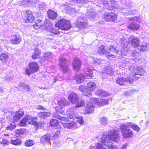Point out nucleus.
<instances>
[{"mask_svg": "<svg viewBox=\"0 0 149 149\" xmlns=\"http://www.w3.org/2000/svg\"><path fill=\"white\" fill-rule=\"evenodd\" d=\"M119 39V42L122 48L121 52L123 51L125 52L130 50L128 45L129 40L131 41L132 45L135 47H138L140 41L137 37L133 36H131L129 40L127 39L125 37L123 36L120 37Z\"/></svg>", "mask_w": 149, "mask_h": 149, "instance_id": "2", "label": "nucleus"}, {"mask_svg": "<svg viewBox=\"0 0 149 149\" xmlns=\"http://www.w3.org/2000/svg\"><path fill=\"white\" fill-rule=\"evenodd\" d=\"M72 1L76 3H81L87 4L88 6H93V4H95L94 0H72Z\"/></svg>", "mask_w": 149, "mask_h": 149, "instance_id": "17", "label": "nucleus"}, {"mask_svg": "<svg viewBox=\"0 0 149 149\" xmlns=\"http://www.w3.org/2000/svg\"><path fill=\"white\" fill-rule=\"evenodd\" d=\"M128 19L130 21L134 22V21H135L140 22L141 21L140 17L139 16H135L133 17H129Z\"/></svg>", "mask_w": 149, "mask_h": 149, "instance_id": "48", "label": "nucleus"}, {"mask_svg": "<svg viewBox=\"0 0 149 149\" xmlns=\"http://www.w3.org/2000/svg\"><path fill=\"white\" fill-rule=\"evenodd\" d=\"M25 86H26V84L22 83H19L18 84V86L22 87V88L24 89Z\"/></svg>", "mask_w": 149, "mask_h": 149, "instance_id": "64", "label": "nucleus"}, {"mask_svg": "<svg viewBox=\"0 0 149 149\" xmlns=\"http://www.w3.org/2000/svg\"><path fill=\"white\" fill-rule=\"evenodd\" d=\"M58 103L61 108L63 106L67 105L69 104L68 102L65 98H63L59 100H58Z\"/></svg>", "mask_w": 149, "mask_h": 149, "instance_id": "38", "label": "nucleus"}, {"mask_svg": "<svg viewBox=\"0 0 149 149\" xmlns=\"http://www.w3.org/2000/svg\"><path fill=\"white\" fill-rule=\"evenodd\" d=\"M29 3V0H20L19 2V5H22L24 6H27Z\"/></svg>", "mask_w": 149, "mask_h": 149, "instance_id": "53", "label": "nucleus"}, {"mask_svg": "<svg viewBox=\"0 0 149 149\" xmlns=\"http://www.w3.org/2000/svg\"><path fill=\"white\" fill-rule=\"evenodd\" d=\"M34 71L30 68H26L25 70V74L29 76Z\"/></svg>", "mask_w": 149, "mask_h": 149, "instance_id": "57", "label": "nucleus"}, {"mask_svg": "<svg viewBox=\"0 0 149 149\" xmlns=\"http://www.w3.org/2000/svg\"><path fill=\"white\" fill-rule=\"evenodd\" d=\"M100 122L102 125H105L107 124L108 121L107 118L104 117L100 118Z\"/></svg>", "mask_w": 149, "mask_h": 149, "instance_id": "47", "label": "nucleus"}, {"mask_svg": "<svg viewBox=\"0 0 149 149\" xmlns=\"http://www.w3.org/2000/svg\"><path fill=\"white\" fill-rule=\"evenodd\" d=\"M51 137L52 136L50 134H45L41 137L40 141L43 144L50 145L51 142L50 141L51 139Z\"/></svg>", "mask_w": 149, "mask_h": 149, "instance_id": "14", "label": "nucleus"}, {"mask_svg": "<svg viewBox=\"0 0 149 149\" xmlns=\"http://www.w3.org/2000/svg\"><path fill=\"white\" fill-rule=\"evenodd\" d=\"M68 98L69 101L72 103H74L79 100L78 95L74 92H71L69 95Z\"/></svg>", "mask_w": 149, "mask_h": 149, "instance_id": "16", "label": "nucleus"}, {"mask_svg": "<svg viewBox=\"0 0 149 149\" xmlns=\"http://www.w3.org/2000/svg\"><path fill=\"white\" fill-rule=\"evenodd\" d=\"M26 19L27 22H32L34 19V17L32 13V12L29 10L26 11Z\"/></svg>", "mask_w": 149, "mask_h": 149, "instance_id": "25", "label": "nucleus"}, {"mask_svg": "<svg viewBox=\"0 0 149 149\" xmlns=\"http://www.w3.org/2000/svg\"><path fill=\"white\" fill-rule=\"evenodd\" d=\"M25 145L26 146H31L34 144L33 141L31 139L26 140L25 143Z\"/></svg>", "mask_w": 149, "mask_h": 149, "instance_id": "51", "label": "nucleus"}, {"mask_svg": "<svg viewBox=\"0 0 149 149\" xmlns=\"http://www.w3.org/2000/svg\"><path fill=\"white\" fill-rule=\"evenodd\" d=\"M61 8L64 9L66 13L69 14L72 13V12L74 13L75 11L74 9L73 8H71L69 6V4L67 3H63Z\"/></svg>", "mask_w": 149, "mask_h": 149, "instance_id": "22", "label": "nucleus"}, {"mask_svg": "<svg viewBox=\"0 0 149 149\" xmlns=\"http://www.w3.org/2000/svg\"><path fill=\"white\" fill-rule=\"evenodd\" d=\"M77 114L75 112H72L70 113V118L75 119L77 117Z\"/></svg>", "mask_w": 149, "mask_h": 149, "instance_id": "61", "label": "nucleus"}, {"mask_svg": "<svg viewBox=\"0 0 149 149\" xmlns=\"http://www.w3.org/2000/svg\"><path fill=\"white\" fill-rule=\"evenodd\" d=\"M53 54L50 52H46L44 54L43 58L44 60H48L49 61H51V59L53 58Z\"/></svg>", "mask_w": 149, "mask_h": 149, "instance_id": "39", "label": "nucleus"}, {"mask_svg": "<svg viewBox=\"0 0 149 149\" xmlns=\"http://www.w3.org/2000/svg\"><path fill=\"white\" fill-rule=\"evenodd\" d=\"M21 40V38L19 35H15L11 37L10 40L11 43L14 44H18Z\"/></svg>", "mask_w": 149, "mask_h": 149, "instance_id": "20", "label": "nucleus"}, {"mask_svg": "<svg viewBox=\"0 0 149 149\" xmlns=\"http://www.w3.org/2000/svg\"><path fill=\"white\" fill-rule=\"evenodd\" d=\"M116 83L119 85H123L125 82L131 83L133 82V79L131 77H128L126 78H120L116 80Z\"/></svg>", "mask_w": 149, "mask_h": 149, "instance_id": "12", "label": "nucleus"}, {"mask_svg": "<svg viewBox=\"0 0 149 149\" xmlns=\"http://www.w3.org/2000/svg\"><path fill=\"white\" fill-rule=\"evenodd\" d=\"M81 64V62L79 59L77 58H74L73 65L75 71H78L79 70L80 68Z\"/></svg>", "mask_w": 149, "mask_h": 149, "instance_id": "21", "label": "nucleus"}, {"mask_svg": "<svg viewBox=\"0 0 149 149\" xmlns=\"http://www.w3.org/2000/svg\"><path fill=\"white\" fill-rule=\"evenodd\" d=\"M89 149H106L104 148L102 145L99 143L95 144H93L90 147Z\"/></svg>", "mask_w": 149, "mask_h": 149, "instance_id": "40", "label": "nucleus"}, {"mask_svg": "<svg viewBox=\"0 0 149 149\" xmlns=\"http://www.w3.org/2000/svg\"><path fill=\"white\" fill-rule=\"evenodd\" d=\"M127 124L129 127L132 128L134 131L137 132L139 131L140 127L136 124L130 122L127 123Z\"/></svg>", "mask_w": 149, "mask_h": 149, "instance_id": "32", "label": "nucleus"}, {"mask_svg": "<svg viewBox=\"0 0 149 149\" xmlns=\"http://www.w3.org/2000/svg\"><path fill=\"white\" fill-rule=\"evenodd\" d=\"M138 48L140 49V51L145 52L149 49V44L143 42L140 45H139Z\"/></svg>", "mask_w": 149, "mask_h": 149, "instance_id": "24", "label": "nucleus"}, {"mask_svg": "<svg viewBox=\"0 0 149 149\" xmlns=\"http://www.w3.org/2000/svg\"><path fill=\"white\" fill-rule=\"evenodd\" d=\"M108 134V138L106 134H102L101 138L102 144L99 143L106 149H107L104 147L103 145L107 147L108 149H117L116 146L111 144V141L115 142L118 141L120 139L118 131L116 130H111L109 132Z\"/></svg>", "mask_w": 149, "mask_h": 149, "instance_id": "1", "label": "nucleus"}, {"mask_svg": "<svg viewBox=\"0 0 149 149\" xmlns=\"http://www.w3.org/2000/svg\"><path fill=\"white\" fill-rule=\"evenodd\" d=\"M139 25L134 21L130 22L127 25V28L132 31L138 30L139 29Z\"/></svg>", "mask_w": 149, "mask_h": 149, "instance_id": "18", "label": "nucleus"}, {"mask_svg": "<svg viewBox=\"0 0 149 149\" xmlns=\"http://www.w3.org/2000/svg\"><path fill=\"white\" fill-rule=\"evenodd\" d=\"M111 100L110 99H106L104 100H102V103L103 102L104 104H109V102H111Z\"/></svg>", "mask_w": 149, "mask_h": 149, "instance_id": "59", "label": "nucleus"}, {"mask_svg": "<svg viewBox=\"0 0 149 149\" xmlns=\"http://www.w3.org/2000/svg\"><path fill=\"white\" fill-rule=\"evenodd\" d=\"M102 100L97 98H94L93 100V102L96 105L101 106L102 104Z\"/></svg>", "mask_w": 149, "mask_h": 149, "instance_id": "49", "label": "nucleus"}, {"mask_svg": "<svg viewBox=\"0 0 149 149\" xmlns=\"http://www.w3.org/2000/svg\"><path fill=\"white\" fill-rule=\"evenodd\" d=\"M29 68L34 72L37 71L39 69L38 64L36 62L30 63L29 64Z\"/></svg>", "mask_w": 149, "mask_h": 149, "instance_id": "28", "label": "nucleus"}, {"mask_svg": "<svg viewBox=\"0 0 149 149\" xmlns=\"http://www.w3.org/2000/svg\"><path fill=\"white\" fill-rule=\"evenodd\" d=\"M97 53L99 54L100 55H104L105 56H107V51L105 49L104 46L101 45L100 47L98 48L97 51Z\"/></svg>", "mask_w": 149, "mask_h": 149, "instance_id": "30", "label": "nucleus"}, {"mask_svg": "<svg viewBox=\"0 0 149 149\" xmlns=\"http://www.w3.org/2000/svg\"><path fill=\"white\" fill-rule=\"evenodd\" d=\"M59 65L61 69L63 72L68 71L69 67L68 60L64 57L60 56L59 59Z\"/></svg>", "mask_w": 149, "mask_h": 149, "instance_id": "9", "label": "nucleus"}, {"mask_svg": "<svg viewBox=\"0 0 149 149\" xmlns=\"http://www.w3.org/2000/svg\"><path fill=\"white\" fill-rule=\"evenodd\" d=\"M53 24L49 20H46L43 24L42 26L44 28L47 29L48 31L49 30V29L53 27Z\"/></svg>", "mask_w": 149, "mask_h": 149, "instance_id": "34", "label": "nucleus"}, {"mask_svg": "<svg viewBox=\"0 0 149 149\" xmlns=\"http://www.w3.org/2000/svg\"><path fill=\"white\" fill-rule=\"evenodd\" d=\"M76 26L80 29H86L88 26V21L87 17L84 15L79 17L75 22Z\"/></svg>", "mask_w": 149, "mask_h": 149, "instance_id": "5", "label": "nucleus"}, {"mask_svg": "<svg viewBox=\"0 0 149 149\" xmlns=\"http://www.w3.org/2000/svg\"><path fill=\"white\" fill-rule=\"evenodd\" d=\"M16 127V126L15 125V123H10L9 125L7 126L6 130L12 131L15 129Z\"/></svg>", "mask_w": 149, "mask_h": 149, "instance_id": "54", "label": "nucleus"}, {"mask_svg": "<svg viewBox=\"0 0 149 149\" xmlns=\"http://www.w3.org/2000/svg\"><path fill=\"white\" fill-rule=\"evenodd\" d=\"M93 70L89 68H87L84 69V73L82 74L84 76L85 78L90 79L93 76Z\"/></svg>", "mask_w": 149, "mask_h": 149, "instance_id": "19", "label": "nucleus"}, {"mask_svg": "<svg viewBox=\"0 0 149 149\" xmlns=\"http://www.w3.org/2000/svg\"><path fill=\"white\" fill-rule=\"evenodd\" d=\"M35 23V24L33 25V27L36 29H38L41 26H42L43 24L42 21L39 19H38Z\"/></svg>", "mask_w": 149, "mask_h": 149, "instance_id": "37", "label": "nucleus"}, {"mask_svg": "<svg viewBox=\"0 0 149 149\" xmlns=\"http://www.w3.org/2000/svg\"><path fill=\"white\" fill-rule=\"evenodd\" d=\"M94 107L91 102H88L86 107V111L88 113H92L94 110Z\"/></svg>", "mask_w": 149, "mask_h": 149, "instance_id": "29", "label": "nucleus"}, {"mask_svg": "<svg viewBox=\"0 0 149 149\" xmlns=\"http://www.w3.org/2000/svg\"><path fill=\"white\" fill-rule=\"evenodd\" d=\"M96 87L95 84L93 82H90L87 84V88L91 91H93Z\"/></svg>", "mask_w": 149, "mask_h": 149, "instance_id": "44", "label": "nucleus"}, {"mask_svg": "<svg viewBox=\"0 0 149 149\" xmlns=\"http://www.w3.org/2000/svg\"><path fill=\"white\" fill-rule=\"evenodd\" d=\"M10 142L12 144L17 146L19 145L22 143L21 139H18L11 140Z\"/></svg>", "mask_w": 149, "mask_h": 149, "instance_id": "43", "label": "nucleus"}, {"mask_svg": "<svg viewBox=\"0 0 149 149\" xmlns=\"http://www.w3.org/2000/svg\"><path fill=\"white\" fill-rule=\"evenodd\" d=\"M60 132V131H56L54 134V135L53 136L54 138L56 139L59 136Z\"/></svg>", "mask_w": 149, "mask_h": 149, "instance_id": "62", "label": "nucleus"}, {"mask_svg": "<svg viewBox=\"0 0 149 149\" xmlns=\"http://www.w3.org/2000/svg\"><path fill=\"white\" fill-rule=\"evenodd\" d=\"M129 70L132 73V76L134 78H138L140 76L143 75L145 72L143 68L140 67L136 68L134 66H131L130 67Z\"/></svg>", "mask_w": 149, "mask_h": 149, "instance_id": "7", "label": "nucleus"}, {"mask_svg": "<svg viewBox=\"0 0 149 149\" xmlns=\"http://www.w3.org/2000/svg\"><path fill=\"white\" fill-rule=\"evenodd\" d=\"M25 131L26 130L25 129H20L16 131V134L17 135H20L21 134H23L25 133Z\"/></svg>", "mask_w": 149, "mask_h": 149, "instance_id": "55", "label": "nucleus"}, {"mask_svg": "<svg viewBox=\"0 0 149 149\" xmlns=\"http://www.w3.org/2000/svg\"><path fill=\"white\" fill-rule=\"evenodd\" d=\"M56 113L53 114V116L55 118L58 119L60 120H67V118L64 117H62L60 115L57 114V113H61L63 111L61 109H59L58 107L55 108Z\"/></svg>", "mask_w": 149, "mask_h": 149, "instance_id": "15", "label": "nucleus"}, {"mask_svg": "<svg viewBox=\"0 0 149 149\" xmlns=\"http://www.w3.org/2000/svg\"><path fill=\"white\" fill-rule=\"evenodd\" d=\"M41 51L40 50L36 49L33 54L32 55V58L33 59H36L39 58L41 54Z\"/></svg>", "mask_w": 149, "mask_h": 149, "instance_id": "35", "label": "nucleus"}, {"mask_svg": "<svg viewBox=\"0 0 149 149\" xmlns=\"http://www.w3.org/2000/svg\"><path fill=\"white\" fill-rule=\"evenodd\" d=\"M128 127L127 124H123L120 126V128L122 135L124 138L131 137L133 135L132 131L127 128Z\"/></svg>", "mask_w": 149, "mask_h": 149, "instance_id": "8", "label": "nucleus"}, {"mask_svg": "<svg viewBox=\"0 0 149 149\" xmlns=\"http://www.w3.org/2000/svg\"><path fill=\"white\" fill-rule=\"evenodd\" d=\"M76 106L77 107H83L85 105L84 102L82 100H78L76 102Z\"/></svg>", "mask_w": 149, "mask_h": 149, "instance_id": "52", "label": "nucleus"}, {"mask_svg": "<svg viewBox=\"0 0 149 149\" xmlns=\"http://www.w3.org/2000/svg\"><path fill=\"white\" fill-rule=\"evenodd\" d=\"M38 6L39 10L40 11H42L46 8L47 5L45 3H43L39 4Z\"/></svg>", "mask_w": 149, "mask_h": 149, "instance_id": "50", "label": "nucleus"}, {"mask_svg": "<svg viewBox=\"0 0 149 149\" xmlns=\"http://www.w3.org/2000/svg\"><path fill=\"white\" fill-rule=\"evenodd\" d=\"M63 125L65 128L68 129L74 128H76V123L74 121L70 122V123H63Z\"/></svg>", "mask_w": 149, "mask_h": 149, "instance_id": "26", "label": "nucleus"}, {"mask_svg": "<svg viewBox=\"0 0 149 149\" xmlns=\"http://www.w3.org/2000/svg\"><path fill=\"white\" fill-rule=\"evenodd\" d=\"M24 113L23 111L20 110L17 112H16L13 118V120L15 122H17L19 121L23 116Z\"/></svg>", "mask_w": 149, "mask_h": 149, "instance_id": "23", "label": "nucleus"}, {"mask_svg": "<svg viewBox=\"0 0 149 149\" xmlns=\"http://www.w3.org/2000/svg\"><path fill=\"white\" fill-rule=\"evenodd\" d=\"M120 3L123 4V6L120 8L122 10L121 12L125 15H134L136 14L138 12L136 9L130 10L134 5V3L132 1L129 0H120Z\"/></svg>", "mask_w": 149, "mask_h": 149, "instance_id": "3", "label": "nucleus"}, {"mask_svg": "<svg viewBox=\"0 0 149 149\" xmlns=\"http://www.w3.org/2000/svg\"><path fill=\"white\" fill-rule=\"evenodd\" d=\"M96 13L94 11L91 10L90 11L88 9L87 10V15L90 19H93L96 15Z\"/></svg>", "mask_w": 149, "mask_h": 149, "instance_id": "41", "label": "nucleus"}, {"mask_svg": "<svg viewBox=\"0 0 149 149\" xmlns=\"http://www.w3.org/2000/svg\"><path fill=\"white\" fill-rule=\"evenodd\" d=\"M117 14L113 12H106L103 15V18L106 21H114L117 18Z\"/></svg>", "mask_w": 149, "mask_h": 149, "instance_id": "10", "label": "nucleus"}, {"mask_svg": "<svg viewBox=\"0 0 149 149\" xmlns=\"http://www.w3.org/2000/svg\"><path fill=\"white\" fill-rule=\"evenodd\" d=\"M96 2L99 3H102L104 9L108 10H112L113 9H118L119 6L117 5V2L114 0H110V2L108 3L106 1H99L96 0Z\"/></svg>", "mask_w": 149, "mask_h": 149, "instance_id": "4", "label": "nucleus"}, {"mask_svg": "<svg viewBox=\"0 0 149 149\" xmlns=\"http://www.w3.org/2000/svg\"><path fill=\"white\" fill-rule=\"evenodd\" d=\"M49 29L48 31L54 34H57L59 33V31L56 27H54L53 26Z\"/></svg>", "mask_w": 149, "mask_h": 149, "instance_id": "46", "label": "nucleus"}, {"mask_svg": "<svg viewBox=\"0 0 149 149\" xmlns=\"http://www.w3.org/2000/svg\"><path fill=\"white\" fill-rule=\"evenodd\" d=\"M27 122L26 121V120L24 118H23L22 120L20 121L19 123V125L22 126H25L26 125V123Z\"/></svg>", "mask_w": 149, "mask_h": 149, "instance_id": "58", "label": "nucleus"}, {"mask_svg": "<svg viewBox=\"0 0 149 149\" xmlns=\"http://www.w3.org/2000/svg\"><path fill=\"white\" fill-rule=\"evenodd\" d=\"M24 118L26 121L28 122L29 124L33 125L36 127H38V122L36 121L37 120V117L33 118L31 115H27L24 117Z\"/></svg>", "mask_w": 149, "mask_h": 149, "instance_id": "13", "label": "nucleus"}, {"mask_svg": "<svg viewBox=\"0 0 149 149\" xmlns=\"http://www.w3.org/2000/svg\"><path fill=\"white\" fill-rule=\"evenodd\" d=\"M8 58V56L6 54L3 53L0 55V65L5 62Z\"/></svg>", "mask_w": 149, "mask_h": 149, "instance_id": "42", "label": "nucleus"}, {"mask_svg": "<svg viewBox=\"0 0 149 149\" xmlns=\"http://www.w3.org/2000/svg\"><path fill=\"white\" fill-rule=\"evenodd\" d=\"M50 124L53 127H54L55 128L58 129L60 128L61 126L58 121L55 119H52L50 120Z\"/></svg>", "mask_w": 149, "mask_h": 149, "instance_id": "31", "label": "nucleus"}, {"mask_svg": "<svg viewBox=\"0 0 149 149\" xmlns=\"http://www.w3.org/2000/svg\"><path fill=\"white\" fill-rule=\"evenodd\" d=\"M51 114L49 112H40L38 113V116L42 118H45L50 116Z\"/></svg>", "mask_w": 149, "mask_h": 149, "instance_id": "36", "label": "nucleus"}, {"mask_svg": "<svg viewBox=\"0 0 149 149\" xmlns=\"http://www.w3.org/2000/svg\"><path fill=\"white\" fill-rule=\"evenodd\" d=\"M85 89L83 93L85 95L89 96L91 95V91L89 90L88 88H86Z\"/></svg>", "mask_w": 149, "mask_h": 149, "instance_id": "56", "label": "nucleus"}, {"mask_svg": "<svg viewBox=\"0 0 149 149\" xmlns=\"http://www.w3.org/2000/svg\"><path fill=\"white\" fill-rule=\"evenodd\" d=\"M118 50L113 46H111L109 48V50L107 51V57L109 59H110L111 57L114 58L115 55L118 54Z\"/></svg>", "mask_w": 149, "mask_h": 149, "instance_id": "11", "label": "nucleus"}, {"mask_svg": "<svg viewBox=\"0 0 149 149\" xmlns=\"http://www.w3.org/2000/svg\"><path fill=\"white\" fill-rule=\"evenodd\" d=\"M76 119H77V122L81 124H82L83 123L84 120L82 117L77 116Z\"/></svg>", "mask_w": 149, "mask_h": 149, "instance_id": "60", "label": "nucleus"}, {"mask_svg": "<svg viewBox=\"0 0 149 149\" xmlns=\"http://www.w3.org/2000/svg\"><path fill=\"white\" fill-rule=\"evenodd\" d=\"M55 26L58 29L64 30H69L71 27L70 22L63 18H61L56 22Z\"/></svg>", "mask_w": 149, "mask_h": 149, "instance_id": "6", "label": "nucleus"}, {"mask_svg": "<svg viewBox=\"0 0 149 149\" xmlns=\"http://www.w3.org/2000/svg\"><path fill=\"white\" fill-rule=\"evenodd\" d=\"M77 81L78 83H81L84 80L85 77L82 74H79V75H76V76Z\"/></svg>", "mask_w": 149, "mask_h": 149, "instance_id": "45", "label": "nucleus"}, {"mask_svg": "<svg viewBox=\"0 0 149 149\" xmlns=\"http://www.w3.org/2000/svg\"><path fill=\"white\" fill-rule=\"evenodd\" d=\"M1 143L4 145H8L9 143L8 141L6 139H4L1 141Z\"/></svg>", "mask_w": 149, "mask_h": 149, "instance_id": "63", "label": "nucleus"}, {"mask_svg": "<svg viewBox=\"0 0 149 149\" xmlns=\"http://www.w3.org/2000/svg\"><path fill=\"white\" fill-rule=\"evenodd\" d=\"M95 94L97 95L104 97L108 96L110 94L109 93L104 91L101 90H98L95 92Z\"/></svg>", "mask_w": 149, "mask_h": 149, "instance_id": "33", "label": "nucleus"}, {"mask_svg": "<svg viewBox=\"0 0 149 149\" xmlns=\"http://www.w3.org/2000/svg\"><path fill=\"white\" fill-rule=\"evenodd\" d=\"M48 17L50 19L54 20L57 17V14L53 10H49L47 12Z\"/></svg>", "mask_w": 149, "mask_h": 149, "instance_id": "27", "label": "nucleus"}]
</instances>
